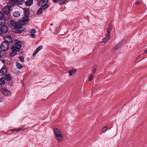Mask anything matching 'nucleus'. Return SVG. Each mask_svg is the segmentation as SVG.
Instances as JSON below:
<instances>
[{
	"mask_svg": "<svg viewBox=\"0 0 147 147\" xmlns=\"http://www.w3.org/2000/svg\"><path fill=\"white\" fill-rule=\"evenodd\" d=\"M9 44L5 42H2L0 45V49L2 51H5L8 50Z\"/></svg>",
	"mask_w": 147,
	"mask_h": 147,
	"instance_id": "5",
	"label": "nucleus"
},
{
	"mask_svg": "<svg viewBox=\"0 0 147 147\" xmlns=\"http://www.w3.org/2000/svg\"><path fill=\"white\" fill-rule=\"evenodd\" d=\"M13 84V82L12 81H10L8 82V85L9 86H12Z\"/></svg>",
	"mask_w": 147,
	"mask_h": 147,
	"instance_id": "34",
	"label": "nucleus"
},
{
	"mask_svg": "<svg viewBox=\"0 0 147 147\" xmlns=\"http://www.w3.org/2000/svg\"><path fill=\"white\" fill-rule=\"evenodd\" d=\"M29 19V16L25 15L23 17L22 20H19V22H20L22 27V26L26 24V22L28 21Z\"/></svg>",
	"mask_w": 147,
	"mask_h": 147,
	"instance_id": "6",
	"label": "nucleus"
},
{
	"mask_svg": "<svg viewBox=\"0 0 147 147\" xmlns=\"http://www.w3.org/2000/svg\"><path fill=\"white\" fill-rule=\"evenodd\" d=\"M72 1H74L75 0H71Z\"/></svg>",
	"mask_w": 147,
	"mask_h": 147,
	"instance_id": "47",
	"label": "nucleus"
},
{
	"mask_svg": "<svg viewBox=\"0 0 147 147\" xmlns=\"http://www.w3.org/2000/svg\"><path fill=\"white\" fill-rule=\"evenodd\" d=\"M36 32V30L35 29H31L30 31V32L31 33H34Z\"/></svg>",
	"mask_w": 147,
	"mask_h": 147,
	"instance_id": "30",
	"label": "nucleus"
},
{
	"mask_svg": "<svg viewBox=\"0 0 147 147\" xmlns=\"http://www.w3.org/2000/svg\"><path fill=\"white\" fill-rule=\"evenodd\" d=\"M16 66L17 67L18 69H21L22 67V65L19 63H16Z\"/></svg>",
	"mask_w": 147,
	"mask_h": 147,
	"instance_id": "28",
	"label": "nucleus"
},
{
	"mask_svg": "<svg viewBox=\"0 0 147 147\" xmlns=\"http://www.w3.org/2000/svg\"><path fill=\"white\" fill-rule=\"evenodd\" d=\"M93 77L94 75L93 74H91L90 75L89 77V81H91L92 80Z\"/></svg>",
	"mask_w": 147,
	"mask_h": 147,
	"instance_id": "31",
	"label": "nucleus"
},
{
	"mask_svg": "<svg viewBox=\"0 0 147 147\" xmlns=\"http://www.w3.org/2000/svg\"><path fill=\"white\" fill-rule=\"evenodd\" d=\"M18 129L19 131H22L24 130V129L22 127L18 128Z\"/></svg>",
	"mask_w": 147,
	"mask_h": 147,
	"instance_id": "39",
	"label": "nucleus"
},
{
	"mask_svg": "<svg viewBox=\"0 0 147 147\" xmlns=\"http://www.w3.org/2000/svg\"><path fill=\"white\" fill-rule=\"evenodd\" d=\"M10 23L11 25L14 26L15 28H22L20 22H19V20L18 22H16L13 20H11L10 21Z\"/></svg>",
	"mask_w": 147,
	"mask_h": 147,
	"instance_id": "4",
	"label": "nucleus"
},
{
	"mask_svg": "<svg viewBox=\"0 0 147 147\" xmlns=\"http://www.w3.org/2000/svg\"><path fill=\"white\" fill-rule=\"evenodd\" d=\"M4 24H0L1 25L0 29L2 33H5L8 31L7 28L6 26L4 25Z\"/></svg>",
	"mask_w": 147,
	"mask_h": 147,
	"instance_id": "10",
	"label": "nucleus"
},
{
	"mask_svg": "<svg viewBox=\"0 0 147 147\" xmlns=\"http://www.w3.org/2000/svg\"><path fill=\"white\" fill-rule=\"evenodd\" d=\"M50 25L51 26H53V24H50Z\"/></svg>",
	"mask_w": 147,
	"mask_h": 147,
	"instance_id": "45",
	"label": "nucleus"
},
{
	"mask_svg": "<svg viewBox=\"0 0 147 147\" xmlns=\"http://www.w3.org/2000/svg\"><path fill=\"white\" fill-rule=\"evenodd\" d=\"M10 8L8 5L5 6L3 9V11L4 13L6 14H8L10 12L11 9Z\"/></svg>",
	"mask_w": 147,
	"mask_h": 147,
	"instance_id": "11",
	"label": "nucleus"
},
{
	"mask_svg": "<svg viewBox=\"0 0 147 147\" xmlns=\"http://www.w3.org/2000/svg\"><path fill=\"white\" fill-rule=\"evenodd\" d=\"M21 47V43L20 41L16 40L15 44L13 45L11 47V50L17 52L19 51Z\"/></svg>",
	"mask_w": 147,
	"mask_h": 147,
	"instance_id": "3",
	"label": "nucleus"
},
{
	"mask_svg": "<svg viewBox=\"0 0 147 147\" xmlns=\"http://www.w3.org/2000/svg\"><path fill=\"white\" fill-rule=\"evenodd\" d=\"M144 52H145L146 54H147V49L144 51Z\"/></svg>",
	"mask_w": 147,
	"mask_h": 147,
	"instance_id": "44",
	"label": "nucleus"
},
{
	"mask_svg": "<svg viewBox=\"0 0 147 147\" xmlns=\"http://www.w3.org/2000/svg\"><path fill=\"white\" fill-rule=\"evenodd\" d=\"M5 83V79L4 78H2L0 79V85H4Z\"/></svg>",
	"mask_w": 147,
	"mask_h": 147,
	"instance_id": "22",
	"label": "nucleus"
},
{
	"mask_svg": "<svg viewBox=\"0 0 147 147\" xmlns=\"http://www.w3.org/2000/svg\"><path fill=\"white\" fill-rule=\"evenodd\" d=\"M12 51L10 53V56L11 57H13V56H15V55H16L17 53V51H13V50H11Z\"/></svg>",
	"mask_w": 147,
	"mask_h": 147,
	"instance_id": "25",
	"label": "nucleus"
},
{
	"mask_svg": "<svg viewBox=\"0 0 147 147\" xmlns=\"http://www.w3.org/2000/svg\"><path fill=\"white\" fill-rule=\"evenodd\" d=\"M20 15V13L19 11H16L14 12L13 13V16L16 17H18Z\"/></svg>",
	"mask_w": 147,
	"mask_h": 147,
	"instance_id": "23",
	"label": "nucleus"
},
{
	"mask_svg": "<svg viewBox=\"0 0 147 147\" xmlns=\"http://www.w3.org/2000/svg\"><path fill=\"white\" fill-rule=\"evenodd\" d=\"M30 14V12L29 11L27 10L25 11L24 15H26L27 16H29Z\"/></svg>",
	"mask_w": 147,
	"mask_h": 147,
	"instance_id": "33",
	"label": "nucleus"
},
{
	"mask_svg": "<svg viewBox=\"0 0 147 147\" xmlns=\"http://www.w3.org/2000/svg\"><path fill=\"white\" fill-rule=\"evenodd\" d=\"M49 5L48 4L46 3L43 5L41 6V7L43 10H45L49 7Z\"/></svg>",
	"mask_w": 147,
	"mask_h": 147,
	"instance_id": "20",
	"label": "nucleus"
},
{
	"mask_svg": "<svg viewBox=\"0 0 147 147\" xmlns=\"http://www.w3.org/2000/svg\"><path fill=\"white\" fill-rule=\"evenodd\" d=\"M4 42H7L9 44L12 42V38L10 36L7 35H5L4 37Z\"/></svg>",
	"mask_w": 147,
	"mask_h": 147,
	"instance_id": "7",
	"label": "nucleus"
},
{
	"mask_svg": "<svg viewBox=\"0 0 147 147\" xmlns=\"http://www.w3.org/2000/svg\"><path fill=\"white\" fill-rule=\"evenodd\" d=\"M7 68L6 65H4L0 70V76H3L7 72Z\"/></svg>",
	"mask_w": 147,
	"mask_h": 147,
	"instance_id": "8",
	"label": "nucleus"
},
{
	"mask_svg": "<svg viewBox=\"0 0 147 147\" xmlns=\"http://www.w3.org/2000/svg\"><path fill=\"white\" fill-rule=\"evenodd\" d=\"M66 0H61L60 1L59 4L60 5H61V4L64 3L66 1Z\"/></svg>",
	"mask_w": 147,
	"mask_h": 147,
	"instance_id": "35",
	"label": "nucleus"
},
{
	"mask_svg": "<svg viewBox=\"0 0 147 147\" xmlns=\"http://www.w3.org/2000/svg\"><path fill=\"white\" fill-rule=\"evenodd\" d=\"M108 129V127H104L102 129V132H106Z\"/></svg>",
	"mask_w": 147,
	"mask_h": 147,
	"instance_id": "32",
	"label": "nucleus"
},
{
	"mask_svg": "<svg viewBox=\"0 0 147 147\" xmlns=\"http://www.w3.org/2000/svg\"><path fill=\"white\" fill-rule=\"evenodd\" d=\"M54 134L56 139L59 142H61L63 139V137L60 130L57 128H55L53 130Z\"/></svg>",
	"mask_w": 147,
	"mask_h": 147,
	"instance_id": "1",
	"label": "nucleus"
},
{
	"mask_svg": "<svg viewBox=\"0 0 147 147\" xmlns=\"http://www.w3.org/2000/svg\"><path fill=\"white\" fill-rule=\"evenodd\" d=\"M112 30V26L111 24H110L107 30V34L106 36L104 38L102 43H106L109 39L110 36V32Z\"/></svg>",
	"mask_w": 147,
	"mask_h": 147,
	"instance_id": "2",
	"label": "nucleus"
},
{
	"mask_svg": "<svg viewBox=\"0 0 147 147\" xmlns=\"http://www.w3.org/2000/svg\"><path fill=\"white\" fill-rule=\"evenodd\" d=\"M42 10H43L40 7L37 11L36 13L38 15H41L43 13Z\"/></svg>",
	"mask_w": 147,
	"mask_h": 147,
	"instance_id": "24",
	"label": "nucleus"
},
{
	"mask_svg": "<svg viewBox=\"0 0 147 147\" xmlns=\"http://www.w3.org/2000/svg\"><path fill=\"white\" fill-rule=\"evenodd\" d=\"M1 92L3 94L6 96H9L11 94V92L5 88H3L2 89Z\"/></svg>",
	"mask_w": 147,
	"mask_h": 147,
	"instance_id": "9",
	"label": "nucleus"
},
{
	"mask_svg": "<svg viewBox=\"0 0 147 147\" xmlns=\"http://www.w3.org/2000/svg\"><path fill=\"white\" fill-rule=\"evenodd\" d=\"M16 4V0H12L10 1L8 4V6L10 8L13 7Z\"/></svg>",
	"mask_w": 147,
	"mask_h": 147,
	"instance_id": "13",
	"label": "nucleus"
},
{
	"mask_svg": "<svg viewBox=\"0 0 147 147\" xmlns=\"http://www.w3.org/2000/svg\"><path fill=\"white\" fill-rule=\"evenodd\" d=\"M5 20L4 19L3 13L0 11V24H5Z\"/></svg>",
	"mask_w": 147,
	"mask_h": 147,
	"instance_id": "14",
	"label": "nucleus"
},
{
	"mask_svg": "<svg viewBox=\"0 0 147 147\" xmlns=\"http://www.w3.org/2000/svg\"><path fill=\"white\" fill-rule=\"evenodd\" d=\"M59 28L58 27H57L56 28V30H57Z\"/></svg>",
	"mask_w": 147,
	"mask_h": 147,
	"instance_id": "46",
	"label": "nucleus"
},
{
	"mask_svg": "<svg viewBox=\"0 0 147 147\" xmlns=\"http://www.w3.org/2000/svg\"><path fill=\"white\" fill-rule=\"evenodd\" d=\"M2 33L1 31V30L0 29V35L2 34Z\"/></svg>",
	"mask_w": 147,
	"mask_h": 147,
	"instance_id": "42",
	"label": "nucleus"
},
{
	"mask_svg": "<svg viewBox=\"0 0 147 147\" xmlns=\"http://www.w3.org/2000/svg\"><path fill=\"white\" fill-rule=\"evenodd\" d=\"M33 0H28L25 2V4L27 6H31L33 4Z\"/></svg>",
	"mask_w": 147,
	"mask_h": 147,
	"instance_id": "18",
	"label": "nucleus"
},
{
	"mask_svg": "<svg viewBox=\"0 0 147 147\" xmlns=\"http://www.w3.org/2000/svg\"><path fill=\"white\" fill-rule=\"evenodd\" d=\"M5 79L7 81H10L12 78V76L9 74H6L5 77Z\"/></svg>",
	"mask_w": 147,
	"mask_h": 147,
	"instance_id": "16",
	"label": "nucleus"
},
{
	"mask_svg": "<svg viewBox=\"0 0 147 147\" xmlns=\"http://www.w3.org/2000/svg\"><path fill=\"white\" fill-rule=\"evenodd\" d=\"M124 41H121L115 47L114 49L115 50L118 49L121 46L122 44L124 43Z\"/></svg>",
	"mask_w": 147,
	"mask_h": 147,
	"instance_id": "17",
	"label": "nucleus"
},
{
	"mask_svg": "<svg viewBox=\"0 0 147 147\" xmlns=\"http://www.w3.org/2000/svg\"><path fill=\"white\" fill-rule=\"evenodd\" d=\"M19 131L18 129H12L11 130V131Z\"/></svg>",
	"mask_w": 147,
	"mask_h": 147,
	"instance_id": "37",
	"label": "nucleus"
},
{
	"mask_svg": "<svg viewBox=\"0 0 147 147\" xmlns=\"http://www.w3.org/2000/svg\"><path fill=\"white\" fill-rule=\"evenodd\" d=\"M76 71V69L75 68H73L71 70L69 71V75L72 76L75 74Z\"/></svg>",
	"mask_w": 147,
	"mask_h": 147,
	"instance_id": "19",
	"label": "nucleus"
},
{
	"mask_svg": "<svg viewBox=\"0 0 147 147\" xmlns=\"http://www.w3.org/2000/svg\"><path fill=\"white\" fill-rule=\"evenodd\" d=\"M140 2L139 1H137L135 3V4L136 5H139L140 4Z\"/></svg>",
	"mask_w": 147,
	"mask_h": 147,
	"instance_id": "40",
	"label": "nucleus"
},
{
	"mask_svg": "<svg viewBox=\"0 0 147 147\" xmlns=\"http://www.w3.org/2000/svg\"><path fill=\"white\" fill-rule=\"evenodd\" d=\"M16 4L22 5L24 3V0H16Z\"/></svg>",
	"mask_w": 147,
	"mask_h": 147,
	"instance_id": "21",
	"label": "nucleus"
},
{
	"mask_svg": "<svg viewBox=\"0 0 147 147\" xmlns=\"http://www.w3.org/2000/svg\"><path fill=\"white\" fill-rule=\"evenodd\" d=\"M97 67L98 66L96 64L94 65L92 70V71L93 73H94L96 72V70L97 68Z\"/></svg>",
	"mask_w": 147,
	"mask_h": 147,
	"instance_id": "26",
	"label": "nucleus"
},
{
	"mask_svg": "<svg viewBox=\"0 0 147 147\" xmlns=\"http://www.w3.org/2000/svg\"><path fill=\"white\" fill-rule=\"evenodd\" d=\"M42 49V46L40 45L36 49L35 51L34 52L33 54V56L34 57L37 54V53Z\"/></svg>",
	"mask_w": 147,
	"mask_h": 147,
	"instance_id": "15",
	"label": "nucleus"
},
{
	"mask_svg": "<svg viewBox=\"0 0 147 147\" xmlns=\"http://www.w3.org/2000/svg\"><path fill=\"white\" fill-rule=\"evenodd\" d=\"M48 2V0H40L37 3L38 6H41L45 3H47Z\"/></svg>",
	"mask_w": 147,
	"mask_h": 147,
	"instance_id": "12",
	"label": "nucleus"
},
{
	"mask_svg": "<svg viewBox=\"0 0 147 147\" xmlns=\"http://www.w3.org/2000/svg\"><path fill=\"white\" fill-rule=\"evenodd\" d=\"M140 55H141V54L140 55H139L138 56V57H137V59H138L139 58V57H140Z\"/></svg>",
	"mask_w": 147,
	"mask_h": 147,
	"instance_id": "43",
	"label": "nucleus"
},
{
	"mask_svg": "<svg viewBox=\"0 0 147 147\" xmlns=\"http://www.w3.org/2000/svg\"><path fill=\"white\" fill-rule=\"evenodd\" d=\"M59 0H53V1L54 3H56L58 2Z\"/></svg>",
	"mask_w": 147,
	"mask_h": 147,
	"instance_id": "38",
	"label": "nucleus"
},
{
	"mask_svg": "<svg viewBox=\"0 0 147 147\" xmlns=\"http://www.w3.org/2000/svg\"><path fill=\"white\" fill-rule=\"evenodd\" d=\"M30 35L33 38H35L36 37V36L35 34H30Z\"/></svg>",
	"mask_w": 147,
	"mask_h": 147,
	"instance_id": "36",
	"label": "nucleus"
},
{
	"mask_svg": "<svg viewBox=\"0 0 147 147\" xmlns=\"http://www.w3.org/2000/svg\"><path fill=\"white\" fill-rule=\"evenodd\" d=\"M18 58L20 59V61L22 62H24V57L23 56H19L18 57Z\"/></svg>",
	"mask_w": 147,
	"mask_h": 147,
	"instance_id": "29",
	"label": "nucleus"
},
{
	"mask_svg": "<svg viewBox=\"0 0 147 147\" xmlns=\"http://www.w3.org/2000/svg\"><path fill=\"white\" fill-rule=\"evenodd\" d=\"M96 89V87H94L92 90V93H93L94 92V90Z\"/></svg>",
	"mask_w": 147,
	"mask_h": 147,
	"instance_id": "41",
	"label": "nucleus"
},
{
	"mask_svg": "<svg viewBox=\"0 0 147 147\" xmlns=\"http://www.w3.org/2000/svg\"><path fill=\"white\" fill-rule=\"evenodd\" d=\"M15 29L14 30V32L16 33L19 34H20L22 32V31L21 30H20V28H15Z\"/></svg>",
	"mask_w": 147,
	"mask_h": 147,
	"instance_id": "27",
	"label": "nucleus"
}]
</instances>
